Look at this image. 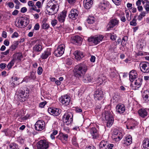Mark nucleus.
<instances>
[{"label":"nucleus","mask_w":149,"mask_h":149,"mask_svg":"<svg viewBox=\"0 0 149 149\" xmlns=\"http://www.w3.org/2000/svg\"><path fill=\"white\" fill-rule=\"evenodd\" d=\"M88 69V66L85 63H80L74 67V75L77 77L80 78L85 74Z\"/></svg>","instance_id":"1"},{"label":"nucleus","mask_w":149,"mask_h":149,"mask_svg":"<svg viewBox=\"0 0 149 149\" xmlns=\"http://www.w3.org/2000/svg\"><path fill=\"white\" fill-rule=\"evenodd\" d=\"M46 8L48 14L49 15L54 14L58 10L57 6L51 1L48 3Z\"/></svg>","instance_id":"2"},{"label":"nucleus","mask_w":149,"mask_h":149,"mask_svg":"<svg viewBox=\"0 0 149 149\" xmlns=\"http://www.w3.org/2000/svg\"><path fill=\"white\" fill-rule=\"evenodd\" d=\"M104 36L101 35H97L95 36H91L88 39V41L95 45L98 44L103 39Z\"/></svg>","instance_id":"3"},{"label":"nucleus","mask_w":149,"mask_h":149,"mask_svg":"<svg viewBox=\"0 0 149 149\" xmlns=\"http://www.w3.org/2000/svg\"><path fill=\"white\" fill-rule=\"evenodd\" d=\"M73 115L69 112H66L63 116V120L67 125L70 124L73 121Z\"/></svg>","instance_id":"4"},{"label":"nucleus","mask_w":149,"mask_h":149,"mask_svg":"<svg viewBox=\"0 0 149 149\" xmlns=\"http://www.w3.org/2000/svg\"><path fill=\"white\" fill-rule=\"evenodd\" d=\"M104 117L105 119L107 121V126L110 127L113 122L112 114L109 111H107L105 113Z\"/></svg>","instance_id":"5"},{"label":"nucleus","mask_w":149,"mask_h":149,"mask_svg":"<svg viewBox=\"0 0 149 149\" xmlns=\"http://www.w3.org/2000/svg\"><path fill=\"white\" fill-rule=\"evenodd\" d=\"M49 143L45 140H41L37 143L38 149H47L49 147Z\"/></svg>","instance_id":"6"},{"label":"nucleus","mask_w":149,"mask_h":149,"mask_svg":"<svg viewBox=\"0 0 149 149\" xmlns=\"http://www.w3.org/2000/svg\"><path fill=\"white\" fill-rule=\"evenodd\" d=\"M141 71L143 72H149V63L147 62L141 63L139 64Z\"/></svg>","instance_id":"7"},{"label":"nucleus","mask_w":149,"mask_h":149,"mask_svg":"<svg viewBox=\"0 0 149 149\" xmlns=\"http://www.w3.org/2000/svg\"><path fill=\"white\" fill-rule=\"evenodd\" d=\"M29 96V94L27 93H25L22 90L19 91L17 94L18 98L19 101L23 102L25 101L27 97Z\"/></svg>","instance_id":"8"},{"label":"nucleus","mask_w":149,"mask_h":149,"mask_svg":"<svg viewBox=\"0 0 149 149\" xmlns=\"http://www.w3.org/2000/svg\"><path fill=\"white\" fill-rule=\"evenodd\" d=\"M64 47V45L63 44L59 45L54 51L55 55L58 57L62 56L64 53L65 50Z\"/></svg>","instance_id":"9"},{"label":"nucleus","mask_w":149,"mask_h":149,"mask_svg":"<svg viewBox=\"0 0 149 149\" xmlns=\"http://www.w3.org/2000/svg\"><path fill=\"white\" fill-rule=\"evenodd\" d=\"M45 123L42 120H38L35 125V129L38 131H41L43 130L45 127Z\"/></svg>","instance_id":"10"},{"label":"nucleus","mask_w":149,"mask_h":149,"mask_svg":"<svg viewBox=\"0 0 149 149\" xmlns=\"http://www.w3.org/2000/svg\"><path fill=\"white\" fill-rule=\"evenodd\" d=\"M70 97L68 95H65L62 96L60 98L61 103L65 106L69 105L70 102Z\"/></svg>","instance_id":"11"},{"label":"nucleus","mask_w":149,"mask_h":149,"mask_svg":"<svg viewBox=\"0 0 149 149\" xmlns=\"http://www.w3.org/2000/svg\"><path fill=\"white\" fill-rule=\"evenodd\" d=\"M48 111L51 115L55 116H58L61 112V110L58 108H50L48 109Z\"/></svg>","instance_id":"12"},{"label":"nucleus","mask_w":149,"mask_h":149,"mask_svg":"<svg viewBox=\"0 0 149 149\" xmlns=\"http://www.w3.org/2000/svg\"><path fill=\"white\" fill-rule=\"evenodd\" d=\"M79 13L77 10L72 9L70 10L68 16L70 18L73 20H75L77 18Z\"/></svg>","instance_id":"13"},{"label":"nucleus","mask_w":149,"mask_h":149,"mask_svg":"<svg viewBox=\"0 0 149 149\" xmlns=\"http://www.w3.org/2000/svg\"><path fill=\"white\" fill-rule=\"evenodd\" d=\"M94 96L95 100H101L103 96V92L101 90L97 89L95 92Z\"/></svg>","instance_id":"14"},{"label":"nucleus","mask_w":149,"mask_h":149,"mask_svg":"<svg viewBox=\"0 0 149 149\" xmlns=\"http://www.w3.org/2000/svg\"><path fill=\"white\" fill-rule=\"evenodd\" d=\"M82 39L79 36H76L72 38L71 42L73 44L80 45L82 43Z\"/></svg>","instance_id":"15"},{"label":"nucleus","mask_w":149,"mask_h":149,"mask_svg":"<svg viewBox=\"0 0 149 149\" xmlns=\"http://www.w3.org/2000/svg\"><path fill=\"white\" fill-rule=\"evenodd\" d=\"M66 13L67 11L64 10L58 15L57 19L60 22H64L66 16Z\"/></svg>","instance_id":"16"},{"label":"nucleus","mask_w":149,"mask_h":149,"mask_svg":"<svg viewBox=\"0 0 149 149\" xmlns=\"http://www.w3.org/2000/svg\"><path fill=\"white\" fill-rule=\"evenodd\" d=\"M112 138L115 139H117L118 138L119 140L122 138V134L118 130H115L113 132Z\"/></svg>","instance_id":"17"},{"label":"nucleus","mask_w":149,"mask_h":149,"mask_svg":"<svg viewBox=\"0 0 149 149\" xmlns=\"http://www.w3.org/2000/svg\"><path fill=\"white\" fill-rule=\"evenodd\" d=\"M94 80L93 77L88 74H86L83 77V81L86 83L90 82H92Z\"/></svg>","instance_id":"18"},{"label":"nucleus","mask_w":149,"mask_h":149,"mask_svg":"<svg viewBox=\"0 0 149 149\" xmlns=\"http://www.w3.org/2000/svg\"><path fill=\"white\" fill-rule=\"evenodd\" d=\"M51 48H47L42 54L41 58L42 59H45L47 58L51 54Z\"/></svg>","instance_id":"19"},{"label":"nucleus","mask_w":149,"mask_h":149,"mask_svg":"<svg viewBox=\"0 0 149 149\" xmlns=\"http://www.w3.org/2000/svg\"><path fill=\"white\" fill-rule=\"evenodd\" d=\"M118 20L116 19H113L110 20L107 26V29L109 30L111 28L118 24Z\"/></svg>","instance_id":"20"},{"label":"nucleus","mask_w":149,"mask_h":149,"mask_svg":"<svg viewBox=\"0 0 149 149\" xmlns=\"http://www.w3.org/2000/svg\"><path fill=\"white\" fill-rule=\"evenodd\" d=\"M75 58L77 61L80 60L84 56L83 53L80 51H76L74 53Z\"/></svg>","instance_id":"21"},{"label":"nucleus","mask_w":149,"mask_h":149,"mask_svg":"<svg viewBox=\"0 0 149 149\" xmlns=\"http://www.w3.org/2000/svg\"><path fill=\"white\" fill-rule=\"evenodd\" d=\"M125 106L123 104H119L116 107L117 112L120 113H123L125 111Z\"/></svg>","instance_id":"22"},{"label":"nucleus","mask_w":149,"mask_h":149,"mask_svg":"<svg viewBox=\"0 0 149 149\" xmlns=\"http://www.w3.org/2000/svg\"><path fill=\"white\" fill-rule=\"evenodd\" d=\"M143 98L146 103H149V90L145 91L143 94Z\"/></svg>","instance_id":"23"},{"label":"nucleus","mask_w":149,"mask_h":149,"mask_svg":"<svg viewBox=\"0 0 149 149\" xmlns=\"http://www.w3.org/2000/svg\"><path fill=\"white\" fill-rule=\"evenodd\" d=\"M137 77V74L136 71L133 70L131 71L129 74L130 79V81L132 82L134 79H136Z\"/></svg>","instance_id":"24"},{"label":"nucleus","mask_w":149,"mask_h":149,"mask_svg":"<svg viewBox=\"0 0 149 149\" xmlns=\"http://www.w3.org/2000/svg\"><path fill=\"white\" fill-rule=\"evenodd\" d=\"M85 8L89 9L93 4L92 0H84L83 2Z\"/></svg>","instance_id":"25"},{"label":"nucleus","mask_w":149,"mask_h":149,"mask_svg":"<svg viewBox=\"0 0 149 149\" xmlns=\"http://www.w3.org/2000/svg\"><path fill=\"white\" fill-rule=\"evenodd\" d=\"M20 20L22 22V27H23L26 26L29 23V19L26 17H20Z\"/></svg>","instance_id":"26"},{"label":"nucleus","mask_w":149,"mask_h":149,"mask_svg":"<svg viewBox=\"0 0 149 149\" xmlns=\"http://www.w3.org/2000/svg\"><path fill=\"white\" fill-rule=\"evenodd\" d=\"M132 139L131 136L130 135H129L125 137L124 139L123 144L126 146H128L132 143Z\"/></svg>","instance_id":"27"},{"label":"nucleus","mask_w":149,"mask_h":149,"mask_svg":"<svg viewBox=\"0 0 149 149\" xmlns=\"http://www.w3.org/2000/svg\"><path fill=\"white\" fill-rule=\"evenodd\" d=\"M90 132L93 139H96L97 137H98V133L96 128H92L90 130Z\"/></svg>","instance_id":"28"},{"label":"nucleus","mask_w":149,"mask_h":149,"mask_svg":"<svg viewBox=\"0 0 149 149\" xmlns=\"http://www.w3.org/2000/svg\"><path fill=\"white\" fill-rule=\"evenodd\" d=\"M142 80L141 78H138L134 82V86L136 88L135 89L139 88L141 86Z\"/></svg>","instance_id":"29"},{"label":"nucleus","mask_w":149,"mask_h":149,"mask_svg":"<svg viewBox=\"0 0 149 149\" xmlns=\"http://www.w3.org/2000/svg\"><path fill=\"white\" fill-rule=\"evenodd\" d=\"M138 112L139 116L142 118H145L148 115L147 112L144 109H140L138 111Z\"/></svg>","instance_id":"30"},{"label":"nucleus","mask_w":149,"mask_h":149,"mask_svg":"<svg viewBox=\"0 0 149 149\" xmlns=\"http://www.w3.org/2000/svg\"><path fill=\"white\" fill-rule=\"evenodd\" d=\"M42 49V47L40 43L36 44L33 47V50L34 52H40Z\"/></svg>","instance_id":"31"},{"label":"nucleus","mask_w":149,"mask_h":149,"mask_svg":"<svg viewBox=\"0 0 149 149\" xmlns=\"http://www.w3.org/2000/svg\"><path fill=\"white\" fill-rule=\"evenodd\" d=\"M146 45V42L144 39H141L139 41L138 44V47H139L140 48L142 49Z\"/></svg>","instance_id":"32"},{"label":"nucleus","mask_w":149,"mask_h":149,"mask_svg":"<svg viewBox=\"0 0 149 149\" xmlns=\"http://www.w3.org/2000/svg\"><path fill=\"white\" fill-rule=\"evenodd\" d=\"M143 146L144 149H149V139H145L143 141Z\"/></svg>","instance_id":"33"},{"label":"nucleus","mask_w":149,"mask_h":149,"mask_svg":"<svg viewBox=\"0 0 149 149\" xmlns=\"http://www.w3.org/2000/svg\"><path fill=\"white\" fill-rule=\"evenodd\" d=\"M108 146V145L107 142L104 141H101L100 145V147L101 148H103L104 149H107Z\"/></svg>","instance_id":"34"},{"label":"nucleus","mask_w":149,"mask_h":149,"mask_svg":"<svg viewBox=\"0 0 149 149\" xmlns=\"http://www.w3.org/2000/svg\"><path fill=\"white\" fill-rule=\"evenodd\" d=\"M126 16L127 20L128 21H130L131 19L132 13L130 10H126L125 11Z\"/></svg>","instance_id":"35"},{"label":"nucleus","mask_w":149,"mask_h":149,"mask_svg":"<svg viewBox=\"0 0 149 149\" xmlns=\"http://www.w3.org/2000/svg\"><path fill=\"white\" fill-rule=\"evenodd\" d=\"M95 19L93 16H89L87 20V22L90 24H93L95 21Z\"/></svg>","instance_id":"36"},{"label":"nucleus","mask_w":149,"mask_h":149,"mask_svg":"<svg viewBox=\"0 0 149 149\" xmlns=\"http://www.w3.org/2000/svg\"><path fill=\"white\" fill-rule=\"evenodd\" d=\"M8 149H19L17 145L15 143H11L9 147L8 148Z\"/></svg>","instance_id":"37"},{"label":"nucleus","mask_w":149,"mask_h":149,"mask_svg":"<svg viewBox=\"0 0 149 149\" xmlns=\"http://www.w3.org/2000/svg\"><path fill=\"white\" fill-rule=\"evenodd\" d=\"M107 2L103 1L101 3L100 6L102 10H105L107 7Z\"/></svg>","instance_id":"38"},{"label":"nucleus","mask_w":149,"mask_h":149,"mask_svg":"<svg viewBox=\"0 0 149 149\" xmlns=\"http://www.w3.org/2000/svg\"><path fill=\"white\" fill-rule=\"evenodd\" d=\"M15 26L19 28L22 27V22L20 20V17L18 20H17L15 22Z\"/></svg>","instance_id":"39"},{"label":"nucleus","mask_w":149,"mask_h":149,"mask_svg":"<svg viewBox=\"0 0 149 149\" xmlns=\"http://www.w3.org/2000/svg\"><path fill=\"white\" fill-rule=\"evenodd\" d=\"M72 144L75 147H77L78 146V144L76 138L75 137H73L72 140Z\"/></svg>","instance_id":"40"},{"label":"nucleus","mask_w":149,"mask_h":149,"mask_svg":"<svg viewBox=\"0 0 149 149\" xmlns=\"http://www.w3.org/2000/svg\"><path fill=\"white\" fill-rule=\"evenodd\" d=\"M137 17L136 15H135L134 16L132 21L130 22V24L131 25L133 26H136V18Z\"/></svg>","instance_id":"41"},{"label":"nucleus","mask_w":149,"mask_h":149,"mask_svg":"<svg viewBox=\"0 0 149 149\" xmlns=\"http://www.w3.org/2000/svg\"><path fill=\"white\" fill-rule=\"evenodd\" d=\"M15 60L13 59L12 61L8 64L7 66V68L8 69H10L13 66L14 64Z\"/></svg>","instance_id":"42"},{"label":"nucleus","mask_w":149,"mask_h":149,"mask_svg":"<svg viewBox=\"0 0 149 149\" xmlns=\"http://www.w3.org/2000/svg\"><path fill=\"white\" fill-rule=\"evenodd\" d=\"M49 27V24L45 22L43 23L42 26V28L46 30L48 29Z\"/></svg>","instance_id":"43"},{"label":"nucleus","mask_w":149,"mask_h":149,"mask_svg":"<svg viewBox=\"0 0 149 149\" xmlns=\"http://www.w3.org/2000/svg\"><path fill=\"white\" fill-rule=\"evenodd\" d=\"M18 44V41L15 42L14 44L12 45L10 47V49H12V50L13 51L17 47Z\"/></svg>","instance_id":"44"},{"label":"nucleus","mask_w":149,"mask_h":149,"mask_svg":"<svg viewBox=\"0 0 149 149\" xmlns=\"http://www.w3.org/2000/svg\"><path fill=\"white\" fill-rule=\"evenodd\" d=\"M128 37L127 36H124L122 39L121 42V44L122 46H124L126 43V41L127 40Z\"/></svg>","instance_id":"45"},{"label":"nucleus","mask_w":149,"mask_h":149,"mask_svg":"<svg viewBox=\"0 0 149 149\" xmlns=\"http://www.w3.org/2000/svg\"><path fill=\"white\" fill-rule=\"evenodd\" d=\"M36 77L35 73L33 72H30V75L29 76V78L31 79H35Z\"/></svg>","instance_id":"46"},{"label":"nucleus","mask_w":149,"mask_h":149,"mask_svg":"<svg viewBox=\"0 0 149 149\" xmlns=\"http://www.w3.org/2000/svg\"><path fill=\"white\" fill-rule=\"evenodd\" d=\"M143 6L146 11L149 12V2L146 3Z\"/></svg>","instance_id":"47"},{"label":"nucleus","mask_w":149,"mask_h":149,"mask_svg":"<svg viewBox=\"0 0 149 149\" xmlns=\"http://www.w3.org/2000/svg\"><path fill=\"white\" fill-rule=\"evenodd\" d=\"M61 135V139H63L65 141H67L68 140V135L67 134H62Z\"/></svg>","instance_id":"48"},{"label":"nucleus","mask_w":149,"mask_h":149,"mask_svg":"<svg viewBox=\"0 0 149 149\" xmlns=\"http://www.w3.org/2000/svg\"><path fill=\"white\" fill-rule=\"evenodd\" d=\"M43 72V69L41 67H39L38 69L37 73L38 74L40 75H41Z\"/></svg>","instance_id":"49"},{"label":"nucleus","mask_w":149,"mask_h":149,"mask_svg":"<svg viewBox=\"0 0 149 149\" xmlns=\"http://www.w3.org/2000/svg\"><path fill=\"white\" fill-rule=\"evenodd\" d=\"M113 1L116 5H118L121 3V0H112Z\"/></svg>","instance_id":"50"},{"label":"nucleus","mask_w":149,"mask_h":149,"mask_svg":"<svg viewBox=\"0 0 149 149\" xmlns=\"http://www.w3.org/2000/svg\"><path fill=\"white\" fill-rule=\"evenodd\" d=\"M110 38L112 40H115L116 39V36L115 34H114V33L113 34H111L110 35Z\"/></svg>","instance_id":"51"},{"label":"nucleus","mask_w":149,"mask_h":149,"mask_svg":"<svg viewBox=\"0 0 149 149\" xmlns=\"http://www.w3.org/2000/svg\"><path fill=\"white\" fill-rule=\"evenodd\" d=\"M57 21L56 19H54L51 21V24L53 26H55L57 24Z\"/></svg>","instance_id":"52"},{"label":"nucleus","mask_w":149,"mask_h":149,"mask_svg":"<svg viewBox=\"0 0 149 149\" xmlns=\"http://www.w3.org/2000/svg\"><path fill=\"white\" fill-rule=\"evenodd\" d=\"M70 4H73L74 3L76 0H66Z\"/></svg>","instance_id":"53"},{"label":"nucleus","mask_w":149,"mask_h":149,"mask_svg":"<svg viewBox=\"0 0 149 149\" xmlns=\"http://www.w3.org/2000/svg\"><path fill=\"white\" fill-rule=\"evenodd\" d=\"M18 36V33L16 32H15L12 35L11 38H17Z\"/></svg>","instance_id":"54"},{"label":"nucleus","mask_w":149,"mask_h":149,"mask_svg":"<svg viewBox=\"0 0 149 149\" xmlns=\"http://www.w3.org/2000/svg\"><path fill=\"white\" fill-rule=\"evenodd\" d=\"M36 6L39 8H40L41 7V3L40 1H37L36 4Z\"/></svg>","instance_id":"55"},{"label":"nucleus","mask_w":149,"mask_h":149,"mask_svg":"<svg viewBox=\"0 0 149 149\" xmlns=\"http://www.w3.org/2000/svg\"><path fill=\"white\" fill-rule=\"evenodd\" d=\"M22 58V55L20 54H19L17 56V59L18 60L20 61L21 60Z\"/></svg>","instance_id":"56"},{"label":"nucleus","mask_w":149,"mask_h":149,"mask_svg":"<svg viewBox=\"0 0 149 149\" xmlns=\"http://www.w3.org/2000/svg\"><path fill=\"white\" fill-rule=\"evenodd\" d=\"M6 65L5 63H1L0 64V68L2 69H4L6 66Z\"/></svg>","instance_id":"57"},{"label":"nucleus","mask_w":149,"mask_h":149,"mask_svg":"<svg viewBox=\"0 0 149 149\" xmlns=\"http://www.w3.org/2000/svg\"><path fill=\"white\" fill-rule=\"evenodd\" d=\"M40 28V26L38 23L36 24L34 26V29L36 30H38Z\"/></svg>","instance_id":"58"},{"label":"nucleus","mask_w":149,"mask_h":149,"mask_svg":"<svg viewBox=\"0 0 149 149\" xmlns=\"http://www.w3.org/2000/svg\"><path fill=\"white\" fill-rule=\"evenodd\" d=\"M34 3V2L32 1H29L28 2V4L29 6H32Z\"/></svg>","instance_id":"59"},{"label":"nucleus","mask_w":149,"mask_h":149,"mask_svg":"<svg viewBox=\"0 0 149 149\" xmlns=\"http://www.w3.org/2000/svg\"><path fill=\"white\" fill-rule=\"evenodd\" d=\"M27 10V8L25 7H23L21 8V12L22 13H24L26 12Z\"/></svg>","instance_id":"60"},{"label":"nucleus","mask_w":149,"mask_h":149,"mask_svg":"<svg viewBox=\"0 0 149 149\" xmlns=\"http://www.w3.org/2000/svg\"><path fill=\"white\" fill-rule=\"evenodd\" d=\"M8 5L9 7L11 8H13L14 6V4L12 2H9L8 3Z\"/></svg>","instance_id":"61"},{"label":"nucleus","mask_w":149,"mask_h":149,"mask_svg":"<svg viewBox=\"0 0 149 149\" xmlns=\"http://www.w3.org/2000/svg\"><path fill=\"white\" fill-rule=\"evenodd\" d=\"M53 80L54 81H55V82L56 84L57 85H59L61 84V82L58 80H56L55 79V78H54L53 79Z\"/></svg>","instance_id":"62"},{"label":"nucleus","mask_w":149,"mask_h":149,"mask_svg":"<svg viewBox=\"0 0 149 149\" xmlns=\"http://www.w3.org/2000/svg\"><path fill=\"white\" fill-rule=\"evenodd\" d=\"M120 20L123 22H124L126 21L125 17L124 16H121L120 17Z\"/></svg>","instance_id":"63"},{"label":"nucleus","mask_w":149,"mask_h":149,"mask_svg":"<svg viewBox=\"0 0 149 149\" xmlns=\"http://www.w3.org/2000/svg\"><path fill=\"white\" fill-rule=\"evenodd\" d=\"M95 57L94 56H91L90 61L91 62H94L95 61Z\"/></svg>","instance_id":"64"}]
</instances>
